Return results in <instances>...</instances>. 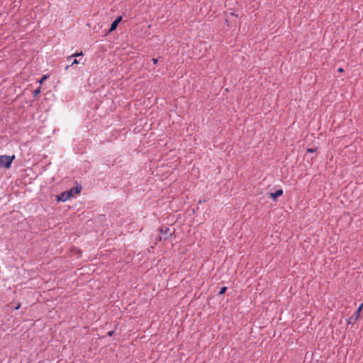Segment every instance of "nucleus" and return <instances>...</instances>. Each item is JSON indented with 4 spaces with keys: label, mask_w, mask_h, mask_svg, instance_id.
Returning a JSON list of instances; mask_svg holds the SVG:
<instances>
[{
    "label": "nucleus",
    "mask_w": 363,
    "mask_h": 363,
    "mask_svg": "<svg viewBox=\"0 0 363 363\" xmlns=\"http://www.w3.org/2000/svg\"><path fill=\"white\" fill-rule=\"evenodd\" d=\"M48 78L47 75H44L39 81L38 82L41 84L43 83V82Z\"/></svg>",
    "instance_id": "nucleus-11"
},
{
    "label": "nucleus",
    "mask_w": 363,
    "mask_h": 363,
    "mask_svg": "<svg viewBox=\"0 0 363 363\" xmlns=\"http://www.w3.org/2000/svg\"><path fill=\"white\" fill-rule=\"evenodd\" d=\"M152 60L155 65H156L158 62V60L157 58H152Z\"/></svg>",
    "instance_id": "nucleus-14"
},
{
    "label": "nucleus",
    "mask_w": 363,
    "mask_h": 363,
    "mask_svg": "<svg viewBox=\"0 0 363 363\" xmlns=\"http://www.w3.org/2000/svg\"><path fill=\"white\" fill-rule=\"evenodd\" d=\"M160 231L163 235V236L159 237L158 240L160 241H161L162 239L167 240L174 233V231H171L170 228L167 226L161 227Z\"/></svg>",
    "instance_id": "nucleus-2"
},
{
    "label": "nucleus",
    "mask_w": 363,
    "mask_h": 363,
    "mask_svg": "<svg viewBox=\"0 0 363 363\" xmlns=\"http://www.w3.org/2000/svg\"><path fill=\"white\" fill-rule=\"evenodd\" d=\"M40 93V88H38L33 91V95L34 97L37 96Z\"/></svg>",
    "instance_id": "nucleus-7"
},
{
    "label": "nucleus",
    "mask_w": 363,
    "mask_h": 363,
    "mask_svg": "<svg viewBox=\"0 0 363 363\" xmlns=\"http://www.w3.org/2000/svg\"><path fill=\"white\" fill-rule=\"evenodd\" d=\"M82 55H83L82 52H76V53H74V54L70 56V57H78V56H82Z\"/></svg>",
    "instance_id": "nucleus-10"
},
{
    "label": "nucleus",
    "mask_w": 363,
    "mask_h": 363,
    "mask_svg": "<svg viewBox=\"0 0 363 363\" xmlns=\"http://www.w3.org/2000/svg\"><path fill=\"white\" fill-rule=\"evenodd\" d=\"M122 16H118L115 21L111 23V28L109 29V31L111 32L116 29L118 23L121 21Z\"/></svg>",
    "instance_id": "nucleus-5"
},
{
    "label": "nucleus",
    "mask_w": 363,
    "mask_h": 363,
    "mask_svg": "<svg viewBox=\"0 0 363 363\" xmlns=\"http://www.w3.org/2000/svg\"><path fill=\"white\" fill-rule=\"evenodd\" d=\"M227 290V287L226 286H223L220 289V291H219V294H223L225 293Z\"/></svg>",
    "instance_id": "nucleus-9"
},
{
    "label": "nucleus",
    "mask_w": 363,
    "mask_h": 363,
    "mask_svg": "<svg viewBox=\"0 0 363 363\" xmlns=\"http://www.w3.org/2000/svg\"><path fill=\"white\" fill-rule=\"evenodd\" d=\"M338 72H343V69H342V68H339V69H338Z\"/></svg>",
    "instance_id": "nucleus-17"
},
{
    "label": "nucleus",
    "mask_w": 363,
    "mask_h": 363,
    "mask_svg": "<svg viewBox=\"0 0 363 363\" xmlns=\"http://www.w3.org/2000/svg\"><path fill=\"white\" fill-rule=\"evenodd\" d=\"M113 331H109V332L108 333V336H112V335H113Z\"/></svg>",
    "instance_id": "nucleus-16"
},
{
    "label": "nucleus",
    "mask_w": 363,
    "mask_h": 363,
    "mask_svg": "<svg viewBox=\"0 0 363 363\" xmlns=\"http://www.w3.org/2000/svg\"><path fill=\"white\" fill-rule=\"evenodd\" d=\"M315 151V149H313V148H308V149L307 150V152H314Z\"/></svg>",
    "instance_id": "nucleus-13"
},
{
    "label": "nucleus",
    "mask_w": 363,
    "mask_h": 363,
    "mask_svg": "<svg viewBox=\"0 0 363 363\" xmlns=\"http://www.w3.org/2000/svg\"><path fill=\"white\" fill-rule=\"evenodd\" d=\"M363 308V303L360 304L357 311L351 315L347 320L348 324H354V322L359 318L360 313Z\"/></svg>",
    "instance_id": "nucleus-3"
},
{
    "label": "nucleus",
    "mask_w": 363,
    "mask_h": 363,
    "mask_svg": "<svg viewBox=\"0 0 363 363\" xmlns=\"http://www.w3.org/2000/svg\"><path fill=\"white\" fill-rule=\"evenodd\" d=\"M21 308V303H18L16 307H15V309L16 310H18Z\"/></svg>",
    "instance_id": "nucleus-15"
},
{
    "label": "nucleus",
    "mask_w": 363,
    "mask_h": 363,
    "mask_svg": "<svg viewBox=\"0 0 363 363\" xmlns=\"http://www.w3.org/2000/svg\"><path fill=\"white\" fill-rule=\"evenodd\" d=\"M73 190H74V194H79V193L81 191V190H82V187H81L80 186H77V187H76L74 189H73Z\"/></svg>",
    "instance_id": "nucleus-8"
},
{
    "label": "nucleus",
    "mask_w": 363,
    "mask_h": 363,
    "mask_svg": "<svg viewBox=\"0 0 363 363\" xmlns=\"http://www.w3.org/2000/svg\"><path fill=\"white\" fill-rule=\"evenodd\" d=\"M15 159V155H0V167L9 169L11 167L13 160Z\"/></svg>",
    "instance_id": "nucleus-1"
},
{
    "label": "nucleus",
    "mask_w": 363,
    "mask_h": 363,
    "mask_svg": "<svg viewBox=\"0 0 363 363\" xmlns=\"http://www.w3.org/2000/svg\"><path fill=\"white\" fill-rule=\"evenodd\" d=\"M283 194V190L282 189H278L274 193L270 194V197L275 200L277 197L281 196Z\"/></svg>",
    "instance_id": "nucleus-6"
},
{
    "label": "nucleus",
    "mask_w": 363,
    "mask_h": 363,
    "mask_svg": "<svg viewBox=\"0 0 363 363\" xmlns=\"http://www.w3.org/2000/svg\"><path fill=\"white\" fill-rule=\"evenodd\" d=\"M74 196V190L71 189L69 191L62 192L59 196L58 199L62 201H66L70 197Z\"/></svg>",
    "instance_id": "nucleus-4"
},
{
    "label": "nucleus",
    "mask_w": 363,
    "mask_h": 363,
    "mask_svg": "<svg viewBox=\"0 0 363 363\" xmlns=\"http://www.w3.org/2000/svg\"><path fill=\"white\" fill-rule=\"evenodd\" d=\"M77 64H79V61H78L77 60L74 59V60H73V62H72V64H71V65H70V66H72V65H77Z\"/></svg>",
    "instance_id": "nucleus-12"
}]
</instances>
